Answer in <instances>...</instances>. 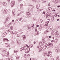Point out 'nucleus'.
Returning a JSON list of instances; mask_svg holds the SVG:
<instances>
[{
    "mask_svg": "<svg viewBox=\"0 0 60 60\" xmlns=\"http://www.w3.org/2000/svg\"><path fill=\"white\" fill-rule=\"evenodd\" d=\"M25 50V53H28L30 51V49L29 48H27L26 49L25 47H22V48H21L20 50Z\"/></svg>",
    "mask_w": 60,
    "mask_h": 60,
    "instance_id": "obj_1",
    "label": "nucleus"
},
{
    "mask_svg": "<svg viewBox=\"0 0 60 60\" xmlns=\"http://www.w3.org/2000/svg\"><path fill=\"white\" fill-rule=\"evenodd\" d=\"M45 47V48H46L47 49H49V47L50 48H52L53 47V44L52 43H50V44L47 45H45V46H44L43 47Z\"/></svg>",
    "mask_w": 60,
    "mask_h": 60,
    "instance_id": "obj_2",
    "label": "nucleus"
},
{
    "mask_svg": "<svg viewBox=\"0 0 60 60\" xmlns=\"http://www.w3.org/2000/svg\"><path fill=\"white\" fill-rule=\"evenodd\" d=\"M15 1H12L11 3V7H13L14 6V4H15Z\"/></svg>",
    "mask_w": 60,
    "mask_h": 60,
    "instance_id": "obj_3",
    "label": "nucleus"
},
{
    "mask_svg": "<svg viewBox=\"0 0 60 60\" xmlns=\"http://www.w3.org/2000/svg\"><path fill=\"white\" fill-rule=\"evenodd\" d=\"M7 11H8L6 9H4V11L3 12L4 14H6Z\"/></svg>",
    "mask_w": 60,
    "mask_h": 60,
    "instance_id": "obj_4",
    "label": "nucleus"
},
{
    "mask_svg": "<svg viewBox=\"0 0 60 60\" xmlns=\"http://www.w3.org/2000/svg\"><path fill=\"white\" fill-rule=\"evenodd\" d=\"M30 13V12H28L26 13V14H27L28 16H29V17H30L31 16V14Z\"/></svg>",
    "mask_w": 60,
    "mask_h": 60,
    "instance_id": "obj_5",
    "label": "nucleus"
},
{
    "mask_svg": "<svg viewBox=\"0 0 60 60\" xmlns=\"http://www.w3.org/2000/svg\"><path fill=\"white\" fill-rule=\"evenodd\" d=\"M55 50H56V51L57 52H58V51L60 50L59 49V48H58V47H56L55 48Z\"/></svg>",
    "mask_w": 60,
    "mask_h": 60,
    "instance_id": "obj_6",
    "label": "nucleus"
},
{
    "mask_svg": "<svg viewBox=\"0 0 60 60\" xmlns=\"http://www.w3.org/2000/svg\"><path fill=\"white\" fill-rule=\"evenodd\" d=\"M39 7H40V4H37V9H38L39 8Z\"/></svg>",
    "mask_w": 60,
    "mask_h": 60,
    "instance_id": "obj_7",
    "label": "nucleus"
},
{
    "mask_svg": "<svg viewBox=\"0 0 60 60\" xmlns=\"http://www.w3.org/2000/svg\"><path fill=\"white\" fill-rule=\"evenodd\" d=\"M21 20H22V22H23V19H22V17H21L19 19V21H20Z\"/></svg>",
    "mask_w": 60,
    "mask_h": 60,
    "instance_id": "obj_8",
    "label": "nucleus"
},
{
    "mask_svg": "<svg viewBox=\"0 0 60 60\" xmlns=\"http://www.w3.org/2000/svg\"><path fill=\"white\" fill-rule=\"evenodd\" d=\"M58 41V39H56L54 41V43H56Z\"/></svg>",
    "mask_w": 60,
    "mask_h": 60,
    "instance_id": "obj_9",
    "label": "nucleus"
},
{
    "mask_svg": "<svg viewBox=\"0 0 60 60\" xmlns=\"http://www.w3.org/2000/svg\"><path fill=\"white\" fill-rule=\"evenodd\" d=\"M9 19H9V17H8L6 19V21H5V22H6L7 20V21L9 20Z\"/></svg>",
    "mask_w": 60,
    "mask_h": 60,
    "instance_id": "obj_10",
    "label": "nucleus"
},
{
    "mask_svg": "<svg viewBox=\"0 0 60 60\" xmlns=\"http://www.w3.org/2000/svg\"><path fill=\"white\" fill-rule=\"evenodd\" d=\"M42 2L43 3H45L46 2V0H42Z\"/></svg>",
    "mask_w": 60,
    "mask_h": 60,
    "instance_id": "obj_11",
    "label": "nucleus"
},
{
    "mask_svg": "<svg viewBox=\"0 0 60 60\" xmlns=\"http://www.w3.org/2000/svg\"><path fill=\"white\" fill-rule=\"evenodd\" d=\"M6 40H7V41H9V40H8V39H7V38H4V39H3L4 41H6Z\"/></svg>",
    "mask_w": 60,
    "mask_h": 60,
    "instance_id": "obj_12",
    "label": "nucleus"
},
{
    "mask_svg": "<svg viewBox=\"0 0 60 60\" xmlns=\"http://www.w3.org/2000/svg\"><path fill=\"white\" fill-rule=\"evenodd\" d=\"M3 4L4 6H6L7 4V3L6 2H3Z\"/></svg>",
    "mask_w": 60,
    "mask_h": 60,
    "instance_id": "obj_13",
    "label": "nucleus"
},
{
    "mask_svg": "<svg viewBox=\"0 0 60 60\" xmlns=\"http://www.w3.org/2000/svg\"><path fill=\"white\" fill-rule=\"evenodd\" d=\"M58 31H57L54 34L55 35H58ZM57 36H58V35H57Z\"/></svg>",
    "mask_w": 60,
    "mask_h": 60,
    "instance_id": "obj_14",
    "label": "nucleus"
},
{
    "mask_svg": "<svg viewBox=\"0 0 60 60\" xmlns=\"http://www.w3.org/2000/svg\"><path fill=\"white\" fill-rule=\"evenodd\" d=\"M42 41L43 42V43H44L46 42V41H45V40L43 39H42Z\"/></svg>",
    "mask_w": 60,
    "mask_h": 60,
    "instance_id": "obj_15",
    "label": "nucleus"
},
{
    "mask_svg": "<svg viewBox=\"0 0 60 60\" xmlns=\"http://www.w3.org/2000/svg\"><path fill=\"white\" fill-rule=\"evenodd\" d=\"M5 33H6V34H8L9 33V31L8 30H6L5 31Z\"/></svg>",
    "mask_w": 60,
    "mask_h": 60,
    "instance_id": "obj_16",
    "label": "nucleus"
},
{
    "mask_svg": "<svg viewBox=\"0 0 60 60\" xmlns=\"http://www.w3.org/2000/svg\"><path fill=\"white\" fill-rule=\"evenodd\" d=\"M56 60H60L59 59V56H57L56 58Z\"/></svg>",
    "mask_w": 60,
    "mask_h": 60,
    "instance_id": "obj_17",
    "label": "nucleus"
},
{
    "mask_svg": "<svg viewBox=\"0 0 60 60\" xmlns=\"http://www.w3.org/2000/svg\"><path fill=\"white\" fill-rule=\"evenodd\" d=\"M30 7L31 8V9H33V8H34V6L33 5H30Z\"/></svg>",
    "mask_w": 60,
    "mask_h": 60,
    "instance_id": "obj_18",
    "label": "nucleus"
},
{
    "mask_svg": "<svg viewBox=\"0 0 60 60\" xmlns=\"http://www.w3.org/2000/svg\"><path fill=\"white\" fill-rule=\"evenodd\" d=\"M6 35L5 34V33H3V34L2 35V36H3V37H5V36H6Z\"/></svg>",
    "mask_w": 60,
    "mask_h": 60,
    "instance_id": "obj_19",
    "label": "nucleus"
},
{
    "mask_svg": "<svg viewBox=\"0 0 60 60\" xmlns=\"http://www.w3.org/2000/svg\"><path fill=\"white\" fill-rule=\"evenodd\" d=\"M44 56H47V53H45L44 54Z\"/></svg>",
    "mask_w": 60,
    "mask_h": 60,
    "instance_id": "obj_20",
    "label": "nucleus"
},
{
    "mask_svg": "<svg viewBox=\"0 0 60 60\" xmlns=\"http://www.w3.org/2000/svg\"><path fill=\"white\" fill-rule=\"evenodd\" d=\"M26 36H23V40H25V39H26V38H25V37Z\"/></svg>",
    "mask_w": 60,
    "mask_h": 60,
    "instance_id": "obj_21",
    "label": "nucleus"
},
{
    "mask_svg": "<svg viewBox=\"0 0 60 60\" xmlns=\"http://www.w3.org/2000/svg\"><path fill=\"white\" fill-rule=\"evenodd\" d=\"M16 59H19V56H17L16 57Z\"/></svg>",
    "mask_w": 60,
    "mask_h": 60,
    "instance_id": "obj_22",
    "label": "nucleus"
},
{
    "mask_svg": "<svg viewBox=\"0 0 60 60\" xmlns=\"http://www.w3.org/2000/svg\"><path fill=\"white\" fill-rule=\"evenodd\" d=\"M41 28H42V26H41V25L39 27V29L41 30Z\"/></svg>",
    "mask_w": 60,
    "mask_h": 60,
    "instance_id": "obj_23",
    "label": "nucleus"
},
{
    "mask_svg": "<svg viewBox=\"0 0 60 60\" xmlns=\"http://www.w3.org/2000/svg\"><path fill=\"white\" fill-rule=\"evenodd\" d=\"M8 44H7V43L5 44V46L6 47H7L8 46Z\"/></svg>",
    "mask_w": 60,
    "mask_h": 60,
    "instance_id": "obj_24",
    "label": "nucleus"
},
{
    "mask_svg": "<svg viewBox=\"0 0 60 60\" xmlns=\"http://www.w3.org/2000/svg\"><path fill=\"white\" fill-rule=\"evenodd\" d=\"M30 28L31 29H32V30H33L34 29V27H33V26H31V27H30Z\"/></svg>",
    "mask_w": 60,
    "mask_h": 60,
    "instance_id": "obj_25",
    "label": "nucleus"
},
{
    "mask_svg": "<svg viewBox=\"0 0 60 60\" xmlns=\"http://www.w3.org/2000/svg\"><path fill=\"white\" fill-rule=\"evenodd\" d=\"M37 48L38 49H40V48H41V46H38Z\"/></svg>",
    "mask_w": 60,
    "mask_h": 60,
    "instance_id": "obj_26",
    "label": "nucleus"
},
{
    "mask_svg": "<svg viewBox=\"0 0 60 60\" xmlns=\"http://www.w3.org/2000/svg\"><path fill=\"white\" fill-rule=\"evenodd\" d=\"M39 52L41 51V48H40L39 49Z\"/></svg>",
    "mask_w": 60,
    "mask_h": 60,
    "instance_id": "obj_27",
    "label": "nucleus"
},
{
    "mask_svg": "<svg viewBox=\"0 0 60 60\" xmlns=\"http://www.w3.org/2000/svg\"><path fill=\"white\" fill-rule=\"evenodd\" d=\"M24 57L25 58H26V55L25 54L24 55Z\"/></svg>",
    "mask_w": 60,
    "mask_h": 60,
    "instance_id": "obj_28",
    "label": "nucleus"
},
{
    "mask_svg": "<svg viewBox=\"0 0 60 60\" xmlns=\"http://www.w3.org/2000/svg\"><path fill=\"white\" fill-rule=\"evenodd\" d=\"M47 32L48 33L49 32H48V31H47V30H46L45 32L44 33L45 34H47Z\"/></svg>",
    "mask_w": 60,
    "mask_h": 60,
    "instance_id": "obj_29",
    "label": "nucleus"
},
{
    "mask_svg": "<svg viewBox=\"0 0 60 60\" xmlns=\"http://www.w3.org/2000/svg\"><path fill=\"white\" fill-rule=\"evenodd\" d=\"M13 15H14V12H15V11H14V10H13Z\"/></svg>",
    "mask_w": 60,
    "mask_h": 60,
    "instance_id": "obj_30",
    "label": "nucleus"
},
{
    "mask_svg": "<svg viewBox=\"0 0 60 60\" xmlns=\"http://www.w3.org/2000/svg\"><path fill=\"white\" fill-rule=\"evenodd\" d=\"M13 28V27L12 26H11V28H10L11 29V30H12Z\"/></svg>",
    "mask_w": 60,
    "mask_h": 60,
    "instance_id": "obj_31",
    "label": "nucleus"
},
{
    "mask_svg": "<svg viewBox=\"0 0 60 60\" xmlns=\"http://www.w3.org/2000/svg\"><path fill=\"white\" fill-rule=\"evenodd\" d=\"M20 14H21V12H20L19 14H18L17 15L18 16H19V15H20Z\"/></svg>",
    "mask_w": 60,
    "mask_h": 60,
    "instance_id": "obj_32",
    "label": "nucleus"
},
{
    "mask_svg": "<svg viewBox=\"0 0 60 60\" xmlns=\"http://www.w3.org/2000/svg\"><path fill=\"white\" fill-rule=\"evenodd\" d=\"M5 60H10V59L9 58H6L5 59Z\"/></svg>",
    "mask_w": 60,
    "mask_h": 60,
    "instance_id": "obj_33",
    "label": "nucleus"
},
{
    "mask_svg": "<svg viewBox=\"0 0 60 60\" xmlns=\"http://www.w3.org/2000/svg\"><path fill=\"white\" fill-rule=\"evenodd\" d=\"M51 8L50 7L49 8V11H50V10H51Z\"/></svg>",
    "mask_w": 60,
    "mask_h": 60,
    "instance_id": "obj_34",
    "label": "nucleus"
},
{
    "mask_svg": "<svg viewBox=\"0 0 60 60\" xmlns=\"http://www.w3.org/2000/svg\"><path fill=\"white\" fill-rule=\"evenodd\" d=\"M38 12H41V10H38Z\"/></svg>",
    "mask_w": 60,
    "mask_h": 60,
    "instance_id": "obj_35",
    "label": "nucleus"
},
{
    "mask_svg": "<svg viewBox=\"0 0 60 60\" xmlns=\"http://www.w3.org/2000/svg\"><path fill=\"white\" fill-rule=\"evenodd\" d=\"M18 2H20L22 1L21 0H18Z\"/></svg>",
    "mask_w": 60,
    "mask_h": 60,
    "instance_id": "obj_36",
    "label": "nucleus"
},
{
    "mask_svg": "<svg viewBox=\"0 0 60 60\" xmlns=\"http://www.w3.org/2000/svg\"><path fill=\"white\" fill-rule=\"evenodd\" d=\"M11 23H9L8 25V26H11Z\"/></svg>",
    "mask_w": 60,
    "mask_h": 60,
    "instance_id": "obj_37",
    "label": "nucleus"
},
{
    "mask_svg": "<svg viewBox=\"0 0 60 60\" xmlns=\"http://www.w3.org/2000/svg\"><path fill=\"white\" fill-rule=\"evenodd\" d=\"M3 51H5V52H6L7 51H6V49H5V50H3Z\"/></svg>",
    "mask_w": 60,
    "mask_h": 60,
    "instance_id": "obj_38",
    "label": "nucleus"
},
{
    "mask_svg": "<svg viewBox=\"0 0 60 60\" xmlns=\"http://www.w3.org/2000/svg\"><path fill=\"white\" fill-rule=\"evenodd\" d=\"M39 44L41 45V44H42V42H40Z\"/></svg>",
    "mask_w": 60,
    "mask_h": 60,
    "instance_id": "obj_39",
    "label": "nucleus"
},
{
    "mask_svg": "<svg viewBox=\"0 0 60 60\" xmlns=\"http://www.w3.org/2000/svg\"><path fill=\"white\" fill-rule=\"evenodd\" d=\"M20 6H22H22H23V4H20Z\"/></svg>",
    "mask_w": 60,
    "mask_h": 60,
    "instance_id": "obj_40",
    "label": "nucleus"
},
{
    "mask_svg": "<svg viewBox=\"0 0 60 60\" xmlns=\"http://www.w3.org/2000/svg\"><path fill=\"white\" fill-rule=\"evenodd\" d=\"M19 19H16V22H17V21H19Z\"/></svg>",
    "mask_w": 60,
    "mask_h": 60,
    "instance_id": "obj_41",
    "label": "nucleus"
},
{
    "mask_svg": "<svg viewBox=\"0 0 60 60\" xmlns=\"http://www.w3.org/2000/svg\"><path fill=\"white\" fill-rule=\"evenodd\" d=\"M54 41H55V40H52L51 41V42H54Z\"/></svg>",
    "mask_w": 60,
    "mask_h": 60,
    "instance_id": "obj_42",
    "label": "nucleus"
},
{
    "mask_svg": "<svg viewBox=\"0 0 60 60\" xmlns=\"http://www.w3.org/2000/svg\"><path fill=\"white\" fill-rule=\"evenodd\" d=\"M30 11H33V9H30Z\"/></svg>",
    "mask_w": 60,
    "mask_h": 60,
    "instance_id": "obj_43",
    "label": "nucleus"
},
{
    "mask_svg": "<svg viewBox=\"0 0 60 60\" xmlns=\"http://www.w3.org/2000/svg\"><path fill=\"white\" fill-rule=\"evenodd\" d=\"M16 51L17 52H19V50H16Z\"/></svg>",
    "mask_w": 60,
    "mask_h": 60,
    "instance_id": "obj_44",
    "label": "nucleus"
},
{
    "mask_svg": "<svg viewBox=\"0 0 60 60\" xmlns=\"http://www.w3.org/2000/svg\"><path fill=\"white\" fill-rule=\"evenodd\" d=\"M14 33L15 34H17V32H14Z\"/></svg>",
    "mask_w": 60,
    "mask_h": 60,
    "instance_id": "obj_45",
    "label": "nucleus"
},
{
    "mask_svg": "<svg viewBox=\"0 0 60 60\" xmlns=\"http://www.w3.org/2000/svg\"><path fill=\"white\" fill-rule=\"evenodd\" d=\"M54 0V1H57V2H59V1H58V0Z\"/></svg>",
    "mask_w": 60,
    "mask_h": 60,
    "instance_id": "obj_46",
    "label": "nucleus"
},
{
    "mask_svg": "<svg viewBox=\"0 0 60 60\" xmlns=\"http://www.w3.org/2000/svg\"><path fill=\"white\" fill-rule=\"evenodd\" d=\"M45 12L43 11V14H45Z\"/></svg>",
    "mask_w": 60,
    "mask_h": 60,
    "instance_id": "obj_47",
    "label": "nucleus"
},
{
    "mask_svg": "<svg viewBox=\"0 0 60 60\" xmlns=\"http://www.w3.org/2000/svg\"><path fill=\"white\" fill-rule=\"evenodd\" d=\"M60 7V6L59 5H58V6H57V7L58 8H59V7Z\"/></svg>",
    "mask_w": 60,
    "mask_h": 60,
    "instance_id": "obj_48",
    "label": "nucleus"
},
{
    "mask_svg": "<svg viewBox=\"0 0 60 60\" xmlns=\"http://www.w3.org/2000/svg\"><path fill=\"white\" fill-rule=\"evenodd\" d=\"M54 31L53 30H52V33H54Z\"/></svg>",
    "mask_w": 60,
    "mask_h": 60,
    "instance_id": "obj_49",
    "label": "nucleus"
},
{
    "mask_svg": "<svg viewBox=\"0 0 60 60\" xmlns=\"http://www.w3.org/2000/svg\"><path fill=\"white\" fill-rule=\"evenodd\" d=\"M55 4H58V2H56V1L55 2Z\"/></svg>",
    "mask_w": 60,
    "mask_h": 60,
    "instance_id": "obj_50",
    "label": "nucleus"
},
{
    "mask_svg": "<svg viewBox=\"0 0 60 60\" xmlns=\"http://www.w3.org/2000/svg\"><path fill=\"white\" fill-rule=\"evenodd\" d=\"M11 40L12 41H13V38H11Z\"/></svg>",
    "mask_w": 60,
    "mask_h": 60,
    "instance_id": "obj_51",
    "label": "nucleus"
},
{
    "mask_svg": "<svg viewBox=\"0 0 60 60\" xmlns=\"http://www.w3.org/2000/svg\"><path fill=\"white\" fill-rule=\"evenodd\" d=\"M39 25H36L37 27H39Z\"/></svg>",
    "mask_w": 60,
    "mask_h": 60,
    "instance_id": "obj_52",
    "label": "nucleus"
},
{
    "mask_svg": "<svg viewBox=\"0 0 60 60\" xmlns=\"http://www.w3.org/2000/svg\"><path fill=\"white\" fill-rule=\"evenodd\" d=\"M30 56V54H28L27 55V56Z\"/></svg>",
    "mask_w": 60,
    "mask_h": 60,
    "instance_id": "obj_53",
    "label": "nucleus"
},
{
    "mask_svg": "<svg viewBox=\"0 0 60 60\" xmlns=\"http://www.w3.org/2000/svg\"><path fill=\"white\" fill-rule=\"evenodd\" d=\"M56 11V10H53L52 11Z\"/></svg>",
    "mask_w": 60,
    "mask_h": 60,
    "instance_id": "obj_54",
    "label": "nucleus"
},
{
    "mask_svg": "<svg viewBox=\"0 0 60 60\" xmlns=\"http://www.w3.org/2000/svg\"><path fill=\"white\" fill-rule=\"evenodd\" d=\"M35 30V32H37V29L36 28Z\"/></svg>",
    "mask_w": 60,
    "mask_h": 60,
    "instance_id": "obj_55",
    "label": "nucleus"
},
{
    "mask_svg": "<svg viewBox=\"0 0 60 60\" xmlns=\"http://www.w3.org/2000/svg\"><path fill=\"white\" fill-rule=\"evenodd\" d=\"M17 43H18V45H20V44H19L18 41H17Z\"/></svg>",
    "mask_w": 60,
    "mask_h": 60,
    "instance_id": "obj_56",
    "label": "nucleus"
},
{
    "mask_svg": "<svg viewBox=\"0 0 60 60\" xmlns=\"http://www.w3.org/2000/svg\"><path fill=\"white\" fill-rule=\"evenodd\" d=\"M30 26H30V25H29V26H28V28H30Z\"/></svg>",
    "mask_w": 60,
    "mask_h": 60,
    "instance_id": "obj_57",
    "label": "nucleus"
},
{
    "mask_svg": "<svg viewBox=\"0 0 60 60\" xmlns=\"http://www.w3.org/2000/svg\"><path fill=\"white\" fill-rule=\"evenodd\" d=\"M7 47H10V46L8 45V46Z\"/></svg>",
    "mask_w": 60,
    "mask_h": 60,
    "instance_id": "obj_58",
    "label": "nucleus"
},
{
    "mask_svg": "<svg viewBox=\"0 0 60 60\" xmlns=\"http://www.w3.org/2000/svg\"><path fill=\"white\" fill-rule=\"evenodd\" d=\"M14 20H13L12 21V22H14Z\"/></svg>",
    "mask_w": 60,
    "mask_h": 60,
    "instance_id": "obj_59",
    "label": "nucleus"
},
{
    "mask_svg": "<svg viewBox=\"0 0 60 60\" xmlns=\"http://www.w3.org/2000/svg\"><path fill=\"white\" fill-rule=\"evenodd\" d=\"M20 36L19 35H17V37H19Z\"/></svg>",
    "mask_w": 60,
    "mask_h": 60,
    "instance_id": "obj_60",
    "label": "nucleus"
},
{
    "mask_svg": "<svg viewBox=\"0 0 60 60\" xmlns=\"http://www.w3.org/2000/svg\"><path fill=\"white\" fill-rule=\"evenodd\" d=\"M7 54L8 55H9V52H8L7 53Z\"/></svg>",
    "mask_w": 60,
    "mask_h": 60,
    "instance_id": "obj_61",
    "label": "nucleus"
},
{
    "mask_svg": "<svg viewBox=\"0 0 60 60\" xmlns=\"http://www.w3.org/2000/svg\"><path fill=\"white\" fill-rule=\"evenodd\" d=\"M20 12L21 13H21H23V11H21V12Z\"/></svg>",
    "mask_w": 60,
    "mask_h": 60,
    "instance_id": "obj_62",
    "label": "nucleus"
},
{
    "mask_svg": "<svg viewBox=\"0 0 60 60\" xmlns=\"http://www.w3.org/2000/svg\"><path fill=\"white\" fill-rule=\"evenodd\" d=\"M36 35H38V33H37L36 34Z\"/></svg>",
    "mask_w": 60,
    "mask_h": 60,
    "instance_id": "obj_63",
    "label": "nucleus"
},
{
    "mask_svg": "<svg viewBox=\"0 0 60 60\" xmlns=\"http://www.w3.org/2000/svg\"><path fill=\"white\" fill-rule=\"evenodd\" d=\"M34 44H35V43H36V42L35 41H34Z\"/></svg>",
    "mask_w": 60,
    "mask_h": 60,
    "instance_id": "obj_64",
    "label": "nucleus"
}]
</instances>
